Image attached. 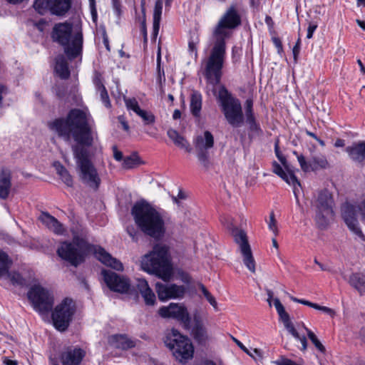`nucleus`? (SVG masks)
Instances as JSON below:
<instances>
[{
  "label": "nucleus",
  "mask_w": 365,
  "mask_h": 365,
  "mask_svg": "<svg viewBox=\"0 0 365 365\" xmlns=\"http://www.w3.org/2000/svg\"><path fill=\"white\" fill-rule=\"evenodd\" d=\"M56 65L54 70L61 79H67L70 76V71L68 62L62 54L56 57Z\"/></svg>",
  "instance_id": "bb28decb"
},
{
  "label": "nucleus",
  "mask_w": 365,
  "mask_h": 365,
  "mask_svg": "<svg viewBox=\"0 0 365 365\" xmlns=\"http://www.w3.org/2000/svg\"><path fill=\"white\" fill-rule=\"evenodd\" d=\"M62 180V181L68 186V187H72L73 186V178L72 176L70 175L69 172L66 170L62 175H59Z\"/></svg>",
  "instance_id": "8fccbe9b"
},
{
  "label": "nucleus",
  "mask_w": 365,
  "mask_h": 365,
  "mask_svg": "<svg viewBox=\"0 0 365 365\" xmlns=\"http://www.w3.org/2000/svg\"><path fill=\"white\" fill-rule=\"evenodd\" d=\"M48 128L66 142L73 139L76 144L71 146L80 180L88 187L98 190L101 178L90 160L88 148L93 143V132L87 114L81 109H71L66 118L48 123Z\"/></svg>",
  "instance_id": "f257e3e1"
},
{
  "label": "nucleus",
  "mask_w": 365,
  "mask_h": 365,
  "mask_svg": "<svg viewBox=\"0 0 365 365\" xmlns=\"http://www.w3.org/2000/svg\"><path fill=\"white\" fill-rule=\"evenodd\" d=\"M194 324L191 329V334L195 341L201 345L205 344L208 340L206 327L204 326L200 316L196 313L193 316Z\"/></svg>",
  "instance_id": "6ab92c4d"
},
{
  "label": "nucleus",
  "mask_w": 365,
  "mask_h": 365,
  "mask_svg": "<svg viewBox=\"0 0 365 365\" xmlns=\"http://www.w3.org/2000/svg\"><path fill=\"white\" fill-rule=\"evenodd\" d=\"M127 232L128 235L132 237L133 240H136L137 238L135 237V235L138 234L137 231H135L134 227H128Z\"/></svg>",
  "instance_id": "69168bd1"
},
{
  "label": "nucleus",
  "mask_w": 365,
  "mask_h": 365,
  "mask_svg": "<svg viewBox=\"0 0 365 365\" xmlns=\"http://www.w3.org/2000/svg\"><path fill=\"white\" fill-rule=\"evenodd\" d=\"M136 114L143 119L145 125H150L155 123V118L151 112L140 109Z\"/></svg>",
  "instance_id": "e433bc0d"
},
{
  "label": "nucleus",
  "mask_w": 365,
  "mask_h": 365,
  "mask_svg": "<svg viewBox=\"0 0 365 365\" xmlns=\"http://www.w3.org/2000/svg\"><path fill=\"white\" fill-rule=\"evenodd\" d=\"M197 158L200 163L206 168L209 167L210 160L209 155L207 150H197Z\"/></svg>",
  "instance_id": "79ce46f5"
},
{
  "label": "nucleus",
  "mask_w": 365,
  "mask_h": 365,
  "mask_svg": "<svg viewBox=\"0 0 365 365\" xmlns=\"http://www.w3.org/2000/svg\"><path fill=\"white\" fill-rule=\"evenodd\" d=\"M333 203L332 195L327 190H323L319 192L317 210L324 211L327 214H334Z\"/></svg>",
  "instance_id": "4be33fe9"
},
{
  "label": "nucleus",
  "mask_w": 365,
  "mask_h": 365,
  "mask_svg": "<svg viewBox=\"0 0 365 365\" xmlns=\"http://www.w3.org/2000/svg\"><path fill=\"white\" fill-rule=\"evenodd\" d=\"M71 0H36L34 8L41 15L49 11L53 15L63 16L71 9Z\"/></svg>",
  "instance_id": "f8f14e48"
},
{
  "label": "nucleus",
  "mask_w": 365,
  "mask_h": 365,
  "mask_svg": "<svg viewBox=\"0 0 365 365\" xmlns=\"http://www.w3.org/2000/svg\"><path fill=\"white\" fill-rule=\"evenodd\" d=\"M113 158L117 161H121L123 160V153L118 150L116 145L113 146Z\"/></svg>",
  "instance_id": "13d9d810"
},
{
  "label": "nucleus",
  "mask_w": 365,
  "mask_h": 365,
  "mask_svg": "<svg viewBox=\"0 0 365 365\" xmlns=\"http://www.w3.org/2000/svg\"><path fill=\"white\" fill-rule=\"evenodd\" d=\"M164 343L180 363L185 364L193 357L192 344L187 337L182 335L177 329H173L167 334Z\"/></svg>",
  "instance_id": "6e6552de"
},
{
  "label": "nucleus",
  "mask_w": 365,
  "mask_h": 365,
  "mask_svg": "<svg viewBox=\"0 0 365 365\" xmlns=\"http://www.w3.org/2000/svg\"><path fill=\"white\" fill-rule=\"evenodd\" d=\"M334 214H327L324 211L317 210L316 222L321 229H324L328 225V217H332Z\"/></svg>",
  "instance_id": "72a5a7b5"
},
{
  "label": "nucleus",
  "mask_w": 365,
  "mask_h": 365,
  "mask_svg": "<svg viewBox=\"0 0 365 365\" xmlns=\"http://www.w3.org/2000/svg\"><path fill=\"white\" fill-rule=\"evenodd\" d=\"M268 227L274 233L275 237L278 235L279 230L277 228V222L275 219V215L273 211L271 212L269 215Z\"/></svg>",
  "instance_id": "37998d69"
},
{
  "label": "nucleus",
  "mask_w": 365,
  "mask_h": 365,
  "mask_svg": "<svg viewBox=\"0 0 365 365\" xmlns=\"http://www.w3.org/2000/svg\"><path fill=\"white\" fill-rule=\"evenodd\" d=\"M167 135L176 146L184 149L187 153H191L192 148L189 142L183 136L180 135L177 130L170 128L167 131Z\"/></svg>",
  "instance_id": "393cba45"
},
{
  "label": "nucleus",
  "mask_w": 365,
  "mask_h": 365,
  "mask_svg": "<svg viewBox=\"0 0 365 365\" xmlns=\"http://www.w3.org/2000/svg\"><path fill=\"white\" fill-rule=\"evenodd\" d=\"M73 24L68 22L56 24L52 31L53 41L63 47L64 53L69 60H73L81 54L83 48L82 32L72 34Z\"/></svg>",
  "instance_id": "39448f33"
},
{
  "label": "nucleus",
  "mask_w": 365,
  "mask_h": 365,
  "mask_svg": "<svg viewBox=\"0 0 365 365\" xmlns=\"http://www.w3.org/2000/svg\"><path fill=\"white\" fill-rule=\"evenodd\" d=\"M76 312L73 301L69 298H65L58 304L52 312V320L55 328L64 331L68 329Z\"/></svg>",
  "instance_id": "1a4fd4ad"
},
{
  "label": "nucleus",
  "mask_w": 365,
  "mask_h": 365,
  "mask_svg": "<svg viewBox=\"0 0 365 365\" xmlns=\"http://www.w3.org/2000/svg\"><path fill=\"white\" fill-rule=\"evenodd\" d=\"M277 158L281 162V163L284 166V169L288 170L289 166L287 165L286 158L282 155H280L279 157H278Z\"/></svg>",
  "instance_id": "774afa93"
},
{
  "label": "nucleus",
  "mask_w": 365,
  "mask_h": 365,
  "mask_svg": "<svg viewBox=\"0 0 365 365\" xmlns=\"http://www.w3.org/2000/svg\"><path fill=\"white\" fill-rule=\"evenodd\" d=\"M217 99L227 123L234 128L240 127L244 122L242 105L225 86L219 90Z\"/></svg>",
  "instance_id": "0eeeda50"
},
{
  "label": "nucleus",
  "mask_w": 365,
  "mask_h": 365,
  "mask_svg": "<svg viewBox=\"0 0 365 365\" xmlns=\"http://www.w3.org/2000/svg\"><path fill=\"white\" fill-rule=\"evenodd\" d=\"M241 16L235 6H230L215 26L212 36L214 44L207 61L205 75L213 84L220 81L222 68L226 56V39L232 35V31L241 25Z\"/></svg>",
  "instance_id": "f03ea898"
},
{
  "label": "nucleus",
  "mask_w": 365,
  "mask_h": 365,
  "mask_svg": "<svg viewBox=\"0 0 365 365\" xmlns=\"http://www.w3.org/2000/svg\"><path fill=\"white\" fill-rule=\"evenodd\" d=\"M11 173L8 168H3L0 171V199L6 200L11 187Z\"/></svg>",
  "instance_id": "5701e85b"
},
{
  "label": "nucleus",
  "mask_w": 365,
  "mask_h": 365,
  "mask_svg": "<svg viewBox=\"0 0 365 365\" xmlns=\"http://www.w3.org/2000/svg\"><path fill=\"white\" fill-rule=\"evenodd\" d=\"M199 289L202 291L204 297L209 302V303L215 309L217 308V304L215 300V298L210 294V292L207 289V288L202 284H199Z\"/></svg>",
  "instance_id": "58836bf2"
},
{
  "label": "nucleus",
  "mask_w": 365,
  "mask_h": 365,
  "mask_svg": "<svg viewBox=\"0 0 365 365\" xmlns=\"http://www.w3.org/2000/svg\"><path fill=\"white\" fill-rule=\"evenodd\" d=\"M314 309L322 311L327 314L329 315H334V311L327 307L321 306L318 304H315V306H314Z\"/></svg>",
  "instance_id": "6e6d98bb"
},
{
  "label": "nucleus",
  "mask_w": 365,
  "mask_h": 365,
  "mask_svg": "<svg viewBox=\"0 0 365 365\" xmlns=\"http://www.w3.org/2000/svg\"><path fill=\"white\" fill-rule=\"evenodd\" d=\"M185 198H186V195H185V193L182 190H179L177 197L176 196H173L172 197V200H173V202L177 204V205H178L180 204L179 200H183V199H185Z\"/></svg>",
  "instance_id": "bf43d9fd"
},
{
  "label": "nucleus",
  "mask_w": 365,
  "mask_h": 365,
  "mask_svg": "<svg viewBox=\"0 0 365 365\" xmlns=\"http://www.w3.org/2000/svg\"><path fill=\"white\" fill-rule=\"evenodd\" d=\"M272 42L277 47L278 52L280 53L282 51V43L281 40L277 37H274L272 38Z\"/></svg>",
  "instance_id": "e2e57ef3"
},
{
  "label": "nucleus",
  "mask_w": 365,
  "mask_h": 365,
  "mask_svg": "<svg viewBox=\"0 0 365 365\" xmlns=\"http://www.w3.org/2000/svg\"><path fill=\"white\" fill-rule=\"evenodd\" d=\"M300 44H301V39L299 37L296 42V44L294 45V46L293 47V49H292L294 62L297 61L298 56H299V53L300 51Z\"/></svg>",
  "instance_id": "864d4df0"
},
{
  "label": "nucleus",
  "mask_w": 365,
  "mask_h": 365,
  "mask_svg": "<svg viewBox=\"0 0 365 365\" xmlns=\"http://www.w3.org/2000/svg\"><path fill=\"white\" fill-rule=\"evenodd\" d=\"M272 171L274 173H275L282 180H284L287 183L294 187L293 192L295 195L296 202L299 205V200L297 193V186L301 187V185L299 181L295 176L294 172L291 170L289 168H288V170H286V171H284L282 167L275 161L273 162L272 163Z\"/></svg>",
  "instance_id": "a211bd4d"
},
{
  "label": "nucleus",
  "mask_w": 365,
  "mask_h": 365,
  "mask_svg": "<svg viewBox=\"0 0 365 365\" xmlns=\"http://www.w3.org/2000/svg\"><path fill=\"white\" fill-rule=\"evenodd\" d=\"M356 215L357 210L354 205L349 202L343 204L341 206V215L346 225L354 234L364 240L365 237L359 227Z\"/></svg>",
  "instance_id": "dca6fc26"
},
{
  "label": "nucleus",
  "mask_w": 365,
  "mask_h": 365,
  "mask_svg": "<svg viewBox=\"0 0 365 365\" xmlns=\"http://www.w3.org/2000/svg\"><path fill=\"white\" fill-rule=\"evenodd\" d=\"M163 0H155L153 14V36L154 38L157 37L159 32L160 24L163 12Z\"/></svg>",
  "instance_id": "cd10ccee"
},
{
  "label": "nucleus",
  "mask_w": 365,
  "mask_h": 365,
  "mask_svg": "<svg viewBox=\"0 0 365 365\" xmlns=\"http://www.w3.org/2000/svg\"><path fill=\"white\" fill-rule=\"evenodd\" d=\"M317 25L314 24H309L308 29H307V38H312L314 31L317 29Z\"/></svg>",
  "instance_id": "052dcab7"
},
{
  "label": "nucleus",
  "mask_w": 365,
  "mask_h": 365,
  "mask_svg": "<svg viewBox=\"0 0 365 365\" xmlns=\"http://www.w3.org/2000/svg\"><path fill=\"white\" fill-rule=\"evenodd\" d=\"M93 83L97 90L101 89L102 88H105L104 85L103 84L102 78L100 73L96 74L95 78L93 79Z\"/></svg>",
  "instance_id": "4d7b16f0"
},
{
  "label": "nucleus",
  "mask_w": 365,
  "mask_h": 365,
  "mask_svg": "<svg viewBox=\"0 0 365 365\" xmlns=\"http://www.w3.org/2000/svg\"><path fill=\"white\" fill-rule=\"evenodd\" d=\"M141 267L143 270L155 274L165 282L169 281L172 269L168 247L163 245H155L153 250L143 257Z\"/></svg>",
  "instance_id": "423d86ee"
},
{
  "label": "nucleus",
  "mask_w": 365,
  "mask_h": 365,
  "mask_svg": "<svg viewBox=\"0 0 365 365\" xmlns=\"http://www.w3.org/2000/svg\"><path fill=\"white\" fill-rule=\"evenodd\" d=\"M349 284L356 289L361 295L365 293V276L360 273H353L349 278Z\"/></svg>",
  "instance_id": "c756f323"
},
{
  "label": "nucleus",
  "mask_w": 365,
  "mask_h": 365,
  "mask_svg": "<svg viewBox=\"0 0 365 365\" xmlns=\"http://www.w3.org/2000/svg\"><path fill=\"white\" fill-rule=\"evenodd\" d=\"M349 158L361 165L365 163V140L354 143L345 149Z\"/></svg>",
  "instance_id": "412c9836"
},
{
  "label": "nucleus",
  "mask_w": 365,
  "mask_h": 365,
  "mask_svg": "<svg viewBox=\"0 0 365 365\" xmlns=\"http://www.w3.org/2000/svg\"><path fill=\"white\" fill-rule=\"evenodd\" d=\"M98 91L100 92V96H101V101L103 103V104L105 105V106L106 108H110L111 106L109 96H108V94L106 87L102 88L101 89H99Z\"/></svg>",
  "instance_id": "de8ad7c7"
},
{
  "label": "nucleus",
  "mask_w": 365,
  "mask_h": 365,
  "mask_svg": "<svg viewBox=\"0 0 365 365\" xmlns=\"http://www.w3.org/2000/svg\"><path fill=\"white\" fill-rule=\"evenodd\" d=\"M230 230L234 240L238 245L239 250L242 255V260L245 265L251 272L255 273V260L252 255L246 232L235 227L230 228Z\"/></svg>",
  "instance_id": "9b49d317"
},
{
  "label": "nucleus",
  "mask_w": 365,
  "mask_h": 365,
  "mask_svg": "<svg viewBox=\"0 0 365 365\" xmlns=\"http://www.w3.org/2000/svg\"><path fill=\"white\" fill-rule=\"evenodd\" d=\"M163 318H172L183 324L186 329H190L191 317L184 305L170 303L168 307H162L158 311Z\"/></svg>",
  "instance_id": "ddd939ff"
},
{
  "label": "nucleus",
  "mask_w": 365,
  "mask_h": 365,
  "mask_svg": "<svg viewBox=\"0 0 365 365\" xmlns=\"http://www.w3.org/2000/svg\"><path fill=\"white\" fill-rule=\"evenodd\" d=\"M310 170L326 169L329 167V163L324 155H314L310 160Z\"/></svg>",
  "instance_id": "2f4dec72"
},
{
  "label": "nucleus",
  "mask_w": 365,
  "mask_h": 365,
  "mask_svg": "<svg viewBox=\"0 0 365 365\" xmlns=\"http://www.w3.org/2000/svg\"><path fill=\"white\" fill-rule=\"evenodd\" d=\"M136 287L141 294L150 289L147 281L144 279H137Z\"/></svg>",
  "instance_id": "49530a36"
},
{
  "label": "nucleus",
  "mask_w": 365,
  "mask_h": 365,
  "mask_svg": "<svg viewBox=\"0 0 365 365\" xmlns=\"http://www.w3.org/2000/svg\"><path fill=\"white\" fill-rule=\"evenodd\" d=\"M289 297L292 301L304 304V305H307L312 308H314V306H315V304H316V303H313V302H311L305 300V299H297L292 295H289Z\"/></svg>",
  "instance_id": "5fc2aeb1"
},
{
  "label": "nucleus",
  "mask_w": 365,
  "mask_h": 365,
  "mask_svg": "<svg viewBox=\"0 0 365 365\" xmlns=\"http://www.w3.org/2000/svg\"><path fill=\"white\" fill-rule=\"evenodd\" d=\"M110 342L116 348L128 349L135 346V341L132 340L125 335H114L111 337Z\"/></svg>",
  "instance_id": "c85d7f7f"
},
{
  "label": "nucleus",
  "mask_w": 365,
  "mask_h": 365,
  "mask_svg": "<svg viewBox=\"0 0 365 365\" xmlns=\"http://www.w3.org/2000/svg\"><path fill=\"white\" fill-rule=\"evenodd\" d=\"M253 102L250 99H247L245 102V115L246 120L250 118H255L252 110Z\"/></svg>",
  "instance_id": "09e8293b"
},
{
  "label": "nucleus",
  "mask_w": 365,
  "mask_h": 365,
  "mask_svg": "<svg viewBox=\"0 0 365 365\" xmlns=\"http://www.w3.org/2000/svg\"><path fill=\"white\" fill-rule=\"evenodd\" d=\"M85 352L80 348H67L61 354V361L63 365H79Z\"/></svg>",
  "instance_id": "aec40b11"
},
{
  "label": "nucleus",
  "mask_w": 365,
  "mask_h": 365,
  "mask_svg": "<svg viewBox=\"0 0 365 365\" xmlns=\"http://www.w3.org/2000/svg\"><path fill=\"white\" fill-rule=\"evenodd\" d=\"M234 341L236 343V344L245 353H247L248 355L253 356L252 354L243 345L242 342H240L239 340L236 339H233Z\"/></svg>",
  "instance_id": "0e129e2a"
},
{
  "label": "nucleus",
  "mask_w": 365,
  "mask_h": 365,
  "mask_svg": "<svg viewBox=\"0 0 365 365\" xmlns=\"http://www.w3.org/2000/svg\"><path fill=\"white\" fill-rule=\"evenodd\" d=\"M41 222L49 230L57 235H62L64 232L63 225L53 216L48 212H42L39 217Z\"/></svg>",
  "instance_id": "b1692460"
},
{
  "label": "nucleus",
  "mask_w": 365,
  "mask_h": 365,
  "mask_svg": "<svg viewBox=\"0 0 365 365\" xmlns=\"http://www.w3.org/2000/svg\"><path fill=\"white\" fill-rule=\"evenodd\" d=\"M305 329L307 331V336L311 340V341L313 343V344L315 346V347L322 353H324L325 351V347L324 345L321 343V341L317 339L315 334L311 330L308 329L305 327Z\"/></svg>",
  "instance_id": "4c0bfd02"
},
{
  "label": "nucleus",
  "mask_w": 365,
  "mask_h": 365,
  "mask_svg": "<svg viewBox=\"0 0 365 365\" xmlns=\"http://www.w3.org/2000/svg\"><path fill=\"white\" fill-rule=\"evenodd\" d=\"M125 103L128 109L132 110L137 113L141 108L135 98H126Z\"/></svg>",
  "instance_id": "a18cd8bd"
},
{
  "label": "nucleus",
  "mask_w": 365,
  "mask_h": 365,
  "mask_svg": "<svg viewBox=\"0 0 365 365\" xmlns=\"http://www.w3.org/2000/svg\"><path fill=\"white\" fill-rule=\"evenodd\" d=\"M279 139H277L274 143V153L276 154L277 158L279 157L280 155H282L280 150H279Z\"/></svg>",
  "instance_id": "338daca9"
},
{
  "label": "nucleus",
  "mask_w": 365,
  "mask_h": 365,
  "mask_svg": "<svg viewBox=\"0 0 365 365\" xmlns=\"http://www.w3.org/2000/svg\"><path fill=\"white\" fill-rule=\"evenodd\" d=\"M293 153L297 156L302 170L304 172L309 171L311 167L310 162L307 163L304 156L303 155H298L297 151H294Z\"/></svg>",
  "instance_id": "c03bdc74"
},
{
  "label": "nucleus",
  "mask_w": 365,
  "mask_h": 365,
  "mask_svg": "<svg viewBox=\"0 0 365 365\" xmlns=\"http://www.w3.org/2000/svg\"><path fill=\"white\" fill-rule=\"evenodd\" d=\"M155 290L158 299L163 302L170 299L182 298L186 289L183 285L157 282L155 284Z\"/></svg>",
  "instance_id": "2eb2a0df"
},
{
  "label": "nucleus",
  "mask_w": 365,
  "mask_h": 365,
  "mask_svg": "<svg viewBox=\"0 0 365 365\" xmlns=\"http://www.w3.org/2000/svg\"><path fill=\"white\" fill-rule=\"evenodd\" d=\"M143 298L144 299L145 303L146 305L148 306H153L155 304L156 302V297L151 289H149L148 292L143 293L142 294Z\"/></svg>",
  "instance_id": "ea45409f"
},
{
  "label": "nucleus",
  "mask_w": 365,
  "mask_h": 365,
  "mask_svg": "<svg viewBox=\"0 0 365 365\" xmlns=\"http://www.w3.org/2000/svg\"><path fill=\"white\" fill-rule=\"evenodd\" d=\"M190 107L191 113L198 117L202 108V95L197 91H193L191 93Z\"/></svg>",
  "instance_id": "7c9ffc66"
},
{
  "label": "nucleus",
  "mask_w": 365,
  "mask_h": 365,
  "mask_svg": "<svg viewBox=\"0 0 365 365\" xmlns=\"http://www.w3.org/2000/svg\"><path fill=\"white\" fill-rule=\"evenodd\" d=\"M247 123L249 125L250 130L252 132V135L259 136L262 135L263 132L259 123L256 122L255 118H250L246 120Z\"/></svg>",
  "instance_id": "c9c22d12"
},
{
  "label": "nucleus",
  "mask_w": 365,
  "mask_h": 365,
  "mask_svg": "<svg viewBox=\"0 0 365 365\" xmlns=\"http://www.w3.org/2000/svg\"><path fill=\"white\" fill-rule=\"evenodd\" d=\"M274 305L279 314V319L283 323L285 329L296 340L300 341L302 344L301 350L305 351L307 347V340L306 336L304 335H299L293 323L291 322L289 314L286 312L284 306L278 298H275L274 299Z\"/></svg>",
  "instance_id": "4468645a"
},
{
  "label": "nucleus",
  "mask_w": 365,
  "mask_h": 365,
  "mask_svg": "<svg viewBox=\"0 0 365 365\" xmlns=\"http://www.w3.org/2000/svg\"><path fill=\"white\" fill-rule=\"evenodd\" d=\"M141 8H142V13H143V18L141 20V32L143 35L144 41H147V29H146L145 0H142V1H141Z\"/></svg>",
  "instance_id": "a19ab883"
},
{
  "label": "nucleus",
  "mask_w": 365,
  "mask_h": 365,
  "mask_svg": "<svg viewBox=\"0 0 365 365\" xmlns=\"http://www.w3.org/2000/svg\"><path fill=\"white\" fill-rule=\"evenodd\" d=\"M53 166L55 167L58 175H62V173L66 170V168L59 162H55L53 163Z\"/></svg>",
  "instance_id": "680f3d73"
},
{
  "label": "nucleus",
  "mask_w": 365,
  "mask_h": 365,
  "mask_svg": "<svg viewBox=\"0 0 365 365\" xmlns=\"http://www.w3.org/2000/svg\"><path fill=\"white\" fill-rule=\"evenodd\" d=\"M214 145V137L212 134L206 130L204 136L199 135L195 140V146L197 150H207Z\"/></svg>",
  "instance_id": "a878e982"
},
{
  "label": "nucleus",
  "mask_w": 365,
  "mask_h": 365,
  "mask_svg": "<svg viewBox=\"0 0 365 365\" xmlns=\"http://www.w3.org/2000/svg\"><path fill=\"white\" fill-rule=\"evenodd\" d=\"M12 260L9 255L0 249V277L9 272Z\"/></svg>",
  "instance_id": "473e14b6"
},
{
  "label": "nucleus",
  "mask_w": 365,
  "mask_h": 365,
  "mask_svg": "<svg viewBox=\"0 0 365 365\" xmlns=\"http://www.w3.org/2000/svg\"><path fill=\"white\" fill-rule=\"evenodd\" d=\"M198 43V41L190 40L188 43V50L191 54H193L195 57L197 56V44Z\"/></svg>",
  "instance_id": "3c124183"
},
{
  "label": "nucleus",
  "mask_w": 365,
  "mask_h": 365,
  "mask_svg": "<svg viewBox=\"0 0 365 365\" xmlns=\"http://www.w3.org/2000/svg\"><path fill=\"white\" fill-rule=\"evenodd\" d=\"M131 215L135 225L145 235L156 240L164 236L166 231L164 215L147 201L135 202Z\"/></svg>",
  "instance_id": "20e7f679"
},
{
  "label": "nucleus",
  "mask_w": 365,
  "mask_h": 365,
  "mask_svg": "<svg viewBox=\"0 0 365 365\" xmlns=\"http://www.w3.org/2000/svg\"><path fill=\"white\" fill-rule=\"evenodd\" d=\"M140 164V158L136 153L125 157L123 161V167L125 169H131Z\"/></svg>",
  "instance_id": "f704fd0d"
},
{
  "label": "nucleus",
  "mask_w": 365,
  "mask_h": 365,
  "mask_svg": "<svg viewBox=\"0 0 365 365\" xmlns=\"http://www.w3.org/2000/svg\"><path fill=\"white\" fill-rule=\"evenodd\" d=\"M101 274L105 283L110 289L120 293H125L129 290L130 283L128 279L106 269H103Z\"/></svg>",
  "instance_id": "f3484780"
},
{
  "label": "nucleus",
  "mask_w": 365,
  "mask_h": 365,
  "mask_svg": "<svg viewBox=\"0 0 365 365\" xmlns=\"http://www.w3.org/2000/svg\"><path fill=\"white\" fill-rule=\"evenodd\" d=\"M35 310L41 314H46L52 309L53 297L48 290L39 285H34L28 293Z\"/></svg>",
  "instance_id": "9d476101"
},
{
  "label": "nucleus",
  "mask_w": 365,
  "mask_h": 365,
  "mask_svg": "<svg viewBox=\"0 0 365 365\" xmlns=\"http://www.w3.org/2000/svg\"><path fill=\"white\" fill-rule=\"evenodd\" d=\"M93 251L95 257L103 264L117 270L123 269V264L113 257L101 247H95L78 236H74L72 242H63L57 249L58 255L72 266L78 267L85 261L86 256Z\"/></svg>",
  "instance_id": "7ed1b4c3"
},
{
  "label": "nucleus",
  "mask_w": 365,
  "mask_h": 365,
  "mask_svg": "<svg viewBox=\"0 0 365 365\" xmlns=\"http://www.w3.org/2000/svg\"><path fill=\"white\" fill-rule=\"evenodd\" d=\"M112 6L115 14L120 17L122 13L120 0H112Z\"/></svg>",
  "instance_id": "603ef678"
}]
</instances>
